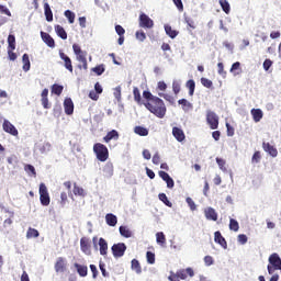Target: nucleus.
Here are the masks:
<instances>
[{
  "instance_id": "f257e3e1",
  "label": "nucleus",
  "mask_w": 281,
  "mask_h": 281,
  "mask_svg": "<svg viewBox=\"0 0 281 281\" xmlns=\"http://www.w3.org/2000/svg\"><path fill=\"white\" fill-rule=\"evenodd\" d=\"M144 106L147 111H150L153 115L159 117V120H164L166 117V103L159 97L154 98L153 101H147L144 103Z\"/></svg>"
},
{
  "instance_id": "f03ea898",
  "label": "nucleus",
  "mask_w": 281,
  "mask_h": 281,
  "mask_svg": "<svg viewBox=\"0 0 281 281\" xmlns=\"http://www.w3.org/2000/svg\"><path fill=\"white\" fill-rule=\"evenodd\" d=\"M93 153L99 161H106L109 159V148L102 143L93 145Z\"/></svg>"
},
{
  "instance_id": "7ed1b4c3",
  "label": "nucleus",
  "mask_w": 281,
  "mask_h": 281,
  "mask_svg": "<svg viewBox=\"0 0 281 281\" xmlns=\"http://www.w3.org/2000/svg\"><path fill=\"white\" fill-rule=\"evenodd\" d=\"M40 203L44 207H47L49 203H52V198H49V191L47 190V186L45 183L40 184Z\"/></svg>"
},
{
  "instance_id": "20e7f679",
  "label": "nucleus",
  "mask_w": 281,
  "mask_h": 281,
  "mask_svg": "<svg viewBox=\"0 0 281 281\" xmlns=\"http://www.w3.org/2000/svg\"><path fill=\"white\" fill-rule=\"evenodd\" d=\"M206 122L212 131L218 128V115L214 111H206Z\"/></svg>"
},
{
  "instance_id": "39448f33",
  "label": "nucleus",
  "mask_w": 281,
  "mask_h": 281,
  "mask_svg": "<svg viewBox=\"0 0 281 281\" xmlns=\"http://www.w3.org/2000/svg\"><path fill=\"white\" fill-rule=\"evenodd\" d=\"M55 273H65L68 269L67 258L58 257L54 265Z\"/></svg>"
},
{
  "instance_id": "423d86ee",
  "label": "nucleus",
  "mask_w": 281,
  "mask_h": 281,
  "mask_svg": "<svg viewBox=\"0 0 281 281\" xmlns=\"http://www.w3.org/2000/svg\"><path fill=\"white\" fill-rule=\"evenodd\" d=\"M154 26H155V22L146 13H142L139 15V27H144L145 30H150Z\"/></svg>"
},
{
  "instance_id": "0eeeda50",
  "label": "nucleus",
  "mask_w": 281,
  "mask_h": 281,
  "mask_svg": "<svg viewBox=\"0 0 281 281\" xmlns=\"http://www.w3.org/2000/svg\"><path fill=\"white\" fill-rule=\"evenodd\" d=\"M112 254L114 258H122V256L126 254V244L124 243L114 244L112 246Z\"/></svg>"
},
{
  "instance_id": "6e6552de",
  "label": "nucleus",
  "mask_w": 281,
  "mask_h": 281,
  "mask_svg": "<svg viewBox=\"0 0 281 281\" xmlns=\"http://www.w3.org/2000/svg\"><path fill=\"white\" fill-rule=\"evenodd\" d=\"M80 249L86 256H91V240L88 237L80 238Z\"/></svg>"
},
{
  "instance_id": "1a4fd4ad",
  "label": "nucleus",
  "mask_w": 281,
  "mask_h": 281,
  "mask_svg": "<svg viewBox=\"0 0 281 281\" xmlns=\"http://www.w3.org/2000/svg\"><path fill=\"white\" fill-rule=\"evenodd\" d=\"M178 280H188L189 278H194V270L192 268L181 269L176 272Z\"/></svg>"
},
{
  "instance_id": "9d476101",
  "label": "nucleus",
  "mask_w": 281,
  "mask_h": 281,
  "mask_svg": "<svg viewBox=\"0 0 281 281\" xmlns=\"http://www.w3.org/2000/svg\"><path fill=\"white\" fill-rule=\"evenodd\" d=\"M2 128L4 133H9L10 135H13V137H16V135H19V131L16 130V127L12 123H10V121L8 120H4L2 124Z\"/></svg>"
},
{
  "instance_id": "9b49d317",
  "label": "nucleus",
  "mask_w": 281,
  "mask_h": 281,
  "mask_svg": "<svg viewBox=\"0 0 281 281\" xmlns=\"http://www.w3.org/2000/svg\"><path fill=\"white\" fill-rule=\"evenodd\" d=\"M269 263L273 266V269H277V271H281V258L280 255L277 252H273L269 257Z\"/></svg>"
},
{
  "instance_id": "f8f14e48",
  "label": "nucleus",
  "mask_w": 281,
  "mask_h": 281,
  "mask_svg": "<svg viewBox=\"0 0 281 281\" xmlns=\"http://www.w3.org/2000/svg\"><path fill=\"white\" fill-rule=\"evenodd\" d=\"M59 58L64 60V67L67 69L70 74H74V65L71 64V58L67 56V54L60 52Z\"/></svg>"
},
{
  "instance_id": "ddd939ff",
  "label": "nucleus",
  "mask_w": 281,
  "mask_h": 281,
  "mask_svg": "<svg viewBox=\"0 0 281 281\" xmlns=\"http://www.w3.org/2000/svg\"><path fill=\"white\" fill-rule=\"evenodd\" d=\"M158 175L160 179H162V181L167 183V188H169L170 190L175 188V180L170 177V175H168V172L159 171Z\"/></svg>"
},
{
  "instance_id": "4468645a",
  "label": "nucleus",
  "mask_w": 281,
  "mask_h": 281,
  "mask_svg": "<svg viewBox=\"0 0 281 281\" xmlns=\"http://www.w3.org/2000/svg\"><path fill=\"white\" fill-rule=\"evenodd\" d=\"M74 267L78 276H80V278H87V276H89V268L86 265H80L78 262H75Z\"/></svg>"
},
{
  "instance_id": "2eb2a0df",
  "label": "nucleus",
  "mask_w": 281,
  "mask_h": 281,
  "mask_svg": "<svg viewBox=\"0 0 281 281\" xmlns=\"http://www.w3.org/2000/svg\"><path fill=\"white\" fill-rule=\"evenodd\" d=\"M42 41L50 48L56 47V42L54 41V37L49 35V33L41 32Z\"/></svg>"
},
{
  "instance_id": "dca6fc26",
  "label": "nucleus",
  "mask_w": 281,
  "mask_h": 281,
  "mask_svg": "<svg viewBox=\"0 0 281 281\" xmlns=\"http://www.w3.org/2000/svg\"><path fill=\"white\" fill-rule=\"evenodd\" d=\"M262 148L265 153H268V155H270V157H278V148L273 147V145L263 142Z\"/></svg>"
},
{
  "instance_id": "f3484780",
  "label": "nucleus",
  "mask_w": 281,
  "mask_h": 281,
  "mask_svg": "<svg viewBox=\"0 0 281 281\" xmlns=\"http://www.w3.org/2000/svg\"><path fill=\"white\" fill-rule=\"evenodd\" d=\"M172 135L177 142H186V133L180 127H172Z\"/></svg>"
},
{
  "instance_id": "a211bd4d",
  "label": "nucleus",
  "mask_w": 281,
  "mask_h": 281,
  "mask_svg": "<svg viewBox=\"0 0 281 281\" xmlns=\"http://www.w3.org/2000/svg\"><path fill=\"white\" fill-rule=\"evenodd\" d=\"M214 240L217 245H221L223 249H227V240H225V237H223L220 231L214 233Z\"/></svg>"
},
{
  "instance_id": "6ab92c4d",
  "label": "nucleus",
  "mask_w": 281,
  "mask_h": 281,
  "mask_svg": "<svg viewBox=\"0 0 281 281\" xmlns=\"http://www.w3.org/2000/svg\"><path fill=\"white\" fill-rule=\"evenodd\" d=\"M64 109L66 115H74V101L71 98H66L64 101Z\"/></svg>"
},
{
  "instance_id": "aec40b11",
  "label": "nucleus",
  "mask_w": 281,
  "mask_h": 281,
  "mask_svg": "<svg viewBox=\"0 0 281 281\" xmlns=\"http://www.w3.org/2000/svg\"><path fill=\"white\" fill-rule=\"evenodd\" d=\"M99 251L101 256H106L109 254V243L102 237L99 238Z\"/></svg>"
},
{
  "instance_id": "412c9836",
  "label": "nucleus",
  "mask_w": 281,
  "mask_h": 281,
  "mask_svg": "<svg viewBox=\"0 0 281 281\" xmlns=\"http://www.w3.org/2000/svg\"><path fill=\"white\" fill-rule=\"evenodd\" d=\"M42 99H41V102H42V105L44 109H52V104H49V99L47 98V95H49V90L47 88H45L43 91H42Z\"/></svg>"
},
{
  "instance_id": "4be33fe9",
  "label": "nucleus",
  "mask_w": 281,
  "mask_h": 281,
  "mask_svg": "<svg viewBox=\"0 0 281 281\" xmlns=\"http://www.w3.org/2000/svg\"><path fill=\"white\" fill-rule=\"evenodd\" d=\"M112 139H120V133L116 130L108 132V134L103 137V142H105V144H109V142Z\"/></svg>"
},
{
  "instance_id": "5701e85b",
  "label": "nucleus",
  "mask_w": 281,
  "mask_h": 281,
  "mask_svg": "<svg viewBox=\"0 0 281 281\" xmlns=\"http://www.w3.org/2000/svg\"><path fill=\"white\" fill-rule=\"evenodd\" d=\"M205 214V218H207V221H218V213H216V211L212 207H207L204 211Z\"/></svg>"
},
{
  "instance_id": "b1692460",
  "label": "nucleus",
  "mask_w": 281,
  "mask_h": 281,
  "mask_svg": "<svg viewBox=\"0 0 281 281\" xmlns=\"http://www.w3.org/2000/svg\"><path fill=\"white\" fill-rule=\"evenodd\" d=\"M44 14L48 23H52V21H54V13L52 12V7H49V3L47 2L44 3Z\"/></svg>"
},
{
  "instance_id": "393cba45",
  "label": "nucleus",
  "mask_w": 281,
  "mask_h": 281,
  "mask_svg": "<svg viewBox=\"0 0 281 281\" xmlns=\"http://www.w3.org/2000/svg\"><path fill=\"white\" fill-rule=\"evenodd\" d=\"M103 177L104 179H111V177H113V164L108 162L104 165Z\"/></svg>"
},
{
  "instance_id": "a878e982",
  "label": "nucleus",
  "mask_w": 281,
  "mask_h": 281,
  "mask_svg": "<svg viewBox=\"0 0 281 281\" xmlns=\"http://www.w3.org/2000/svg\"><path fill=\"white\" fill-rule=\"evenodd\" d=\"M131 269H132V271H135V273H137V276L142 274V263H139V260L132 259Z\"/></svg>"
},
{
  "instance_id": "bb28decb",
  "label": "nucleus",
  "mask_w": 281,
  "mask_h": 281,
  "mask_svg": "<svg viewBox=\"0 0 281 281\" xmlns=\"http://www.w3.org/2000/svg\"><path fill=\"white\" fill-rule=\"evenodd\" d=\"M105 221L110 227H115V225H117V216H115L113 213L106 214Z\"/></svg>"
},
{
  "instance_id": "cd10ccee",
  "label": "nucleus",
  "mask_w": 281,
  "mask_h": 281,
  "mask_svg": "<svg viewBox=\"0 0 281 281\" xmlns=\"http://www.w3.org/2000/svg\"><path fill=\"white\" fill-rule=\"evenodd\" d=\"M55 32L57 36H59V38H61L63 41H67V31H65V29L61 25H55Z\"/></svg>"
},
{
  "instance_id": "c85d7f7f",
  "label": "nucleus",
  "mask_w": 281,
  "mask_h": 281,
  "mask_svg": "<svg viewBox=\"0 0 281 281\" xmlns=\"http://www.w3.org/2000/svg\"><path fill=\"white\" fill-rule=\"evenodd\" d=\"M165 32L169 38H177V36H179V31L172 30V26L169 24L165 25Z\"/></svg>"
},
{
  "instance_id": "c756f323",
  "label": "nucleus",
  "mask_w": 281,
  "mask_h": 281,
  "mask_svg": "<svg viewBox=\"0 0 281 281\" xmlns=\"http://www.w3.org/2000/svg\"><path fill=\"white\" fill-rule=\"evenodd\" d=\"M251 115H252V120L254 122H260V120H262V110L260 109H252L251 110Z\"/></svg>"
},
{
  "instance_id": "7c9ffc66",
  "label": "nucleus",
  "mask_w": 281,
  "mask_h": 281,
  "mask_svg": "<svg viewBox=\"0 0 281 281\" xmlns=\"http://www.w3.org/2000/svg\"><path fill=\"white\" fill-rule=\"evenodd\" d=\"M22 69L23 71H30L31 68V64H30V55H27L26 53L22 56Z\"/></svg>"
},
{
  "instance_id": "2f4dec72",
  "label": "nucleus",
  "mask_w": 281,
  "mask_h": 281,
  "mask_svg": "<svg viewBox=\"0 0 281 281\" xmlns=\"http://www.w3.org/2000/svg\"><path fill=\"white\" fill-rule=\"evenodd\" d=\"M134 133L136 135H139L140 137H147L148 128H146L144 126H136V127H134Z\"/></svg>"
},
{
  "instance_id": "473e14b6",
  "label": "nucleus",
  "mask_w": 281,
  "mask_h": 281,
  "mask_svg": "<svg viewBox=\"0 0 281 281\" xmlns=\"http://www.w3.org/2000/svg\"><path fill=\"white\" fill-rule=\"evenodd\" d=\"M187 89H189V95H194V89H196V82H194V79H190L186 82Z\"/></svg>"
},
{
  "instance_id": "72a5a7b5",
  "label": "nucleus",
  "mask_w": 281,
  "mask_h": 281,
  "mask_svg": "<svg viewBox=\"0 0 281 281\" xmlns=\"http://www.w3.org/2000/svg\"><path fill=\"white\" fill-rule=\"evenodd\" d=\"M218 3L225 14H229V12H232V7L227 0H220Z\"/></svg>"
},
{
  "instance_id": "f704fd0d",
  "label": "nucleus",
  "mask_w": 281,
  "mask_h": 281,
  "mask_svg": "<svg viewBox=\"0 0 281 281\" xmlns=\"http://www.w3.org/2000/svg\"><path fill=\"white\" fill-rule=\"evenodd\" d=\"M119 232L124 238H131V236H133V233L126 226H120Z\"/></svg>"
},
{
  "instance_id": "c9c22d12",
  "label": "nucleus",
  "mask_w": 281,
  "mask_h": 281,
  "mask_svg": "<svg viewBox=\"0 0 281 281\" xmlns=\"http://www.w3.org/2000/svg\"><path fill=\"white\" fill-rule=\"evenodd\" d=\"M156 243L158 245H161V247H164V245H166V235L164 234V232H158L156 234Z\"/></svg>"
},
{
  "instance_id": "e433bc0d",
  "label": "nucleus",
  "mask_w": 281,
  "mask_h": 281,
  "mask_svg": "<svg viewBox=\"0 0 281 281\" xmlns=\"http://www.w3.org/2000/svg\"><path fill=\"white\" fill-rule=\"evenodd\" d=\"M91 71H93V74H95L97 76H102V74H104V71H106V68H105L104 64H101V65L93 67L91 69Z\"/></svg>"
},
{
  "instance_id": "4c0bfd02",
  "label": "nucleus",
  "mask_w": 281,
  "mask_h": 281,
  "mask_svg": "<svg viewBox=\"0 0 281 281\" xmlns=\"http://www.w3.org/2000/svg\"><path fill=\"white\" fill-rule=\"evenodd\" d=\"M8 49H16V37L12 34L8 36Z\"/></svg>"
},
{
  "instance_id": "58836bf2",
  "label": "nucleus",
  "mask_w": 281,
  "mask_h": 281,
  "mask_svg": "<svg viewBox=\"0 0 281 281\" xmlns=\"http://www.w3.org/2000/svg\"><path fill=\"white\" fill-rule=\"evenodd\" d=\"M38 236H41V234L36 228L29 227L26 238H38Z\"/></svg>"
},
{
  "instance_id": "ea45409f",
  "label": "nucleus",
  "mask_w": 281,
  "mask_h": 281,
  "mask_svg": "<svg viewBox=\"0 0 281 281\" xmlns=\"http://www.w3.org/2000/svg\"><path fill=\"white\" fill-rule=\"evenodd\" d=\"M178 104H181L183 111H190V109H192V103L186 99H180Z\"/></svg>"
},
{
  "instance_id": "a19ab883",
  "label": "nucleus",
  "mask_w": 281,
  "mask_h": 281,
  "mask_svg": "<svg viewBox=\"0 0 281 281\" xmlns=\"http://www.w3.org/2000/svg\"><path fill=\"white\" fill-rule=\"evenodd\" d=\"M133 95H134L135 102H137V104H142V93H139V88L137 87L133 88Z\"/></svg>"
},
{
  "instance_id": "79ce46f5",
  "label": "nucleus",
  "mask_w": 281,
  "mask_h": 281,
  "mask_svg": "<svg viewBox=\"0 0 281 281\" xmlns=\"http://www.w3.org/2000/svg\"><path fill=\"white\" fill-rule=\"evenodd\" d=\"M158 199L159 201H162L167 207H172V202L168 200V195H166V193H159Z\"/></svg>"
},
{
  "instance_id": "37998d69",
  "label": "nucleus",
  "mask_w": 281,
  "mask_h": 281,
  "mask_svg": "<svg viewBox=\"0 0 281 281\" xmlns=\"http://www.w3.org/2000/svg\"><path fill=\"white\" fill-rule=\"evenodd\" d=\"M72 192L75 196H85V189H82L81 187H78L77 183L74 184Z\"/></svg>"
},
{
  "instance_id": "c03bdc74",
  "label": "nucleus",
  "mask_w": 281,
  "mask_h": 281,
  "mask_svg": "<svg viewBox=\"0 0 281 281\" xmlns=\"http://www.w3.org/2000/svg\"><path fill=\"white\" fill-rule=\"evenodd\" d=\"M229 229L232 232H238V229H240V225L238 224V221L231 218L229 220Z\"/></svg>"
},
{
  "instance_id": "a18cd8bd",
  "label": "nucleus",
  "mask_w": 281,
  "mask_h": 281,
  "mask_svg": "<svg viewBox=\"0 0 281 281\" xmlns=\"http://www.w3.org/2000/svg\"><path fill=\"white\" fill-rule=\"evenodd\" d=\"M64 14L70 24L76 21V13H74L71 10H66Z\"/></svg>"
},
{
  "instance_id": "49530a36",
  "label": "nucleus",
  "mask_w": 281,
  "mask_h": 281,
  "mask_svg": "<svg viewBox=\"0 0 281 281\" xmlns=\"http://www.w3.org/2000/svg\"><path fill=\"white\" fill-rule=\"evenodd\" d=\"M63 86L55 83L52 86V93H54L55 95H60L63 93Z\"/></svg>"
},
{
  "instance_id": "de8ad7c7",
  "label": "nucleus",
  "mask_w": 281,
  "mask_h": 281,
  "mask_svg": "<svg viewBox=\"0 0 281 281\" xmlns=\"http://www.w3.org/2000/svg\"><path fill=\"white\" fill-rule=\"evenodd\" d=\"M184 22L187 23L189 30H196V23H194V20H192V18H184Z\"/></svg>"
},
{
  "instance_id": "09e8293b",
  "label": "nucleus",
  "mask_w": 281,
  "mask_h": 281,
  "mask_svg": "<svg viewBox=\"0 0 281 281\" xmlns=\"http://www.w3.org/2000/svg\"><path fill=\"white\" fill-rule=\"evenodd\" d=\"M260 159H262L260 151H255L251 157V164H260Z\"/></svg>"
},
{
  "instance_id": "8fccbe9b",
  "label": "nucleus",
  "mask_w": 281,
  "mask_h": 281,
  "mask_svg": "<svg viewBox=\"0 0 281 281\" xmlns=\"http://www.w3.org/2000/svg\"><path fill=\"white\" fill-rule=\"evenodd\" d=\"M201 85H203V87H205L206 89H212V87H213L212 80H210L205 77L201 78Z\"/></svg>"
},
{
  "instance_id": "3c124183",
  "label": "nucleus",
  "mask_w": 281,
  "mask_h": 281,
  "mask_svg": "<svg viewBox=\"0 0 281 281\" xmlns=\"http://www.w3.org/2000/svg\"><path fill=\"white\" fill-rule=\"evenodd\" d=\"M146 259H147L148 265H155V252L147 251Z\"/></svg>"
},
{
  "instance_id": "603ef678",
  "label": "nucleus",
  "mask_w": 281,
  "mask_h": 281,
  "mask_svg": "<svg viewBox=\"0 0 281 281\" xmlns=\"http://www.w3.org/2000/svg\"><path fill=\"white\" fill-rule=\"evenodd\" d=\"M216 164H217V166H218V168L221 169V170H223V172H226L227 171V168L225 167V159H223V158H216Z\"/></svg>"
},
{
  "instance_id": "864d4df0",
  "label": "nucleus",
  "mask_w": 281,
  "mask_h": 281,
  "mask_svg": "<svg viewBox=\"0 0 281 281\" xmlns=\"http://www.w3.org/2000/svg\"><path fill=\"white\" fill-rule=\"evenodd\" d=\"M143 98H145V100H147V102H151V101H154L155 100V98H157V97H155V95H153V93L150 92V91H144L143 92Z\"/></svg>"
},
{
  "instance_id": "5fc2aeb1",
  "label": "nucleus",
  "mask_w": 281,
  "mask_h": 281,
  "mask_svg": "<svg viewBox=\"0 0 281 281\" xmlns=\"http://www.w3.org/2000/svg\"><path fill=\"white\" fill-rule=\"evenodd\" d=\"M99 269H100L103 278H109V272H106V265H104V262L100 261Z\"/></svg>"
},
{
  "instance_id": "6e6d98bb",
  "label": "nucleus",
  "mask_w": 281,
  "mask_h": 281,
  "mask_svg": "<svg viewBox=\"0 0 281 281\" xmlns=\"http://www.w3.org/2000/svg\"><path fill=\"white\" fill-rule=\"evenodd\" d=\"M172 91L176 95H178V93L181 91V85L179 83V81L172 82Z\"/></svg>"
},
{
  "instance_id": "4d7b16f0",
  "label": "nucleus",
  "mask_w": 281,
  "mask_h": 281,
  "mask_svg": "<svg viewBox=\"0 0 281 281\" xmlns=\"http://www.w3.org/2000/svg\"><path fill=\"white\" fill-rule=\"evenodd\" d=\"M191 212H194L196 210V204L194 203V200L192 198H187L186 199Z\"/></svg>"
},
{
  "instance_id": "13d9d810",
  "label": "nucleus",
  "mask_w": 281,
  "mask_h": 281,
  "mask_svg": "<svg viewBox=\"0 0 281 281\" xmlns=\"http://www.w3.org/2000/svg\"><path fill=\"white\" fill-rule=\"evenodd\" d=\"M67 201H68L67 192H61L60 193V202H59L61 207H65V205H67Z\"/></svg>"
},
{
  "instance_id": "bf43d9fd",
  "label": "nucleus",
  "mask_w": 281,
  "mask_h": 281,
  "mask_svg": "<svg viewBox=\"0 0 281 281\" xmlns=\"http://www.w3.org/2000/svg\"><path fill=\"white\" fill-rule=\"evenodd\" d=\"M115 32L119 36H124V34H126V30H124V27L120 24L115 25Z\"/></svg>"
},
{
  "instance_id": "052dcab7",
  "label": "nucleus",
  "mask_w": 281,
  "mask_h": 281,
  "mask_svg": "<svg viewBox=\"0 0 281 281\" xmlns=\"http://www.w3.org/2000/svg\"><path fill=\"white\" fill-rule=\"evenodd\" d=\"M114 98L117 99V102H120L122 100V88L121 87H116L114 89Z\"/></svg>"
},
{
  "instance_id": "680f3d73",
  "label": "nucleus",
  "mask_w": 281,
  "mask_h": 281,
  "mask_svg": "<svg viewBox=\"0 0 281 281\" xmlns=\"http://www.w3.org/2000/svg\"><path fill=\"white\" fill-rule=\"evenodd\" d=\"M136 38H137V41H140V43H144V41L146 38V33L144 31H137Z\"/></svg>"
},
{
  "instance_id": "e2e57ef3",
  "label": "nucleus",
  "mask_w": 281,
  "mask_h": 281,
  "mask_svg": "<svg viewBox=\"0 0 281 281\" xmlns=\"http://www.w3.org/2000/svg\"><path fill=\"white\" fill-rule=\"evenodd\" d=\"M204 265L206 267H212V265H214V258L212 256H205L204 257Z\"/></svg>"
},
{
  "instance_id": "0e129e2a",
  "label": "nucleus",
  "mask_w": 281,
  "mask_h": 281,
  "mask_svg": "<svg viewBox=\"0 0 281 281\" xmlns=\"http://www.w3.org/2000/svg\"><path fill=\"white\" fill-rule=\"evenodd\" d=\"M24 170H25L26 172H31V175H33V177H36V169L34 168V166H32V165H26V166L24 167Z\"/></svg>"
},
{
  "instance_id": "69168bd1",
  "label": "nucleus",
  "mask_w": 281,
  "mask_h": 281,
  "mask_svg": "<svg viewBox=\"0 0 281 281\" xmlns=\"http://www.w3.org/2000/svg\"><path fill=\"white\" fill-rule=\"evenodd\" d=\"M0 12L1 14H7V16H12V12L5 5L0 4Z\"/></svg>"
},
{
  "instance_id": "338daca9",
  "label": "nucleus",
  "mask_w": 281,
  "mask_h": 281,
  "mask_svg": "<svg viewBox=\"0 0 281 281\" xmlns=\"http://www.w3.org/2000/svg\"><path fill=\"white\" fill-rule=\"evenodd\" d=\"M13 50L14 49H12V48H8V57L11 60H16L18 56H16V53H14Z\"/></svg>"
},
{
  "instance_id": "774afa93",
  "label": "nucleus",
  "mask_w": 281,
  "mask_h": 281,
  "mask_svg": "<svg viewBox=\"0 0 281 281\" xmlns=\"http://www.w3.org/2000/svg\"><path fill=\"white\" fill-rule=\"evenodd\" d=\"M237 239H238V243H240V245H246V243L248 240L247 235H245V234L238 235Z\"/></svg>"
}]
</instances>
